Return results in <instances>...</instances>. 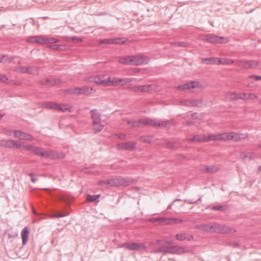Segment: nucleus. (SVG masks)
Instances as JSON below:
<instances>
[{
    "label": "nucleus",
    "mask_w": 261,
    "mask_h": 261,
    "mask_svg": "<svg viewBox=\"0 0 261 261\" xmlns=\"http://www.w3.org/2000/svg\"><path fill=\"white\" fill-rule=\"evenodd\" d=\"M104 125L101 124V122L97 123V124H92V128L95 134L98 133L102 130Z\"/></svg>",
    "instance_id": "nucleus-29"
},
{
    "label": "nucleus",
    "mask_w": 261,
    "mask_h": 261,
    "mask_svg": "<svg viewBox=\"0 0 261 261\" xmlns=\"http://www.w3.org/2000/svg\"><path fill=\"white\" fill-rule=\"evenodd\" d=\"M175 238L180 241H184L185 240L191 241L193 240L194 237L192 234H191L189 233L181 232L176 234L175 236Z\"/></svg>",
    "instance_id": "nucleus-13"
},
{
    "label": "nucleus",
    "mask_w": 261,
    "mask_h": 261,
    "mask_svg": "<svg viewBox=\"0 0 261 261\" xmlns=\"http://www.w3.org/2000/svg\"><path fill=\"white\" fill-rule=\"evenodd\" d=\"M219 58H206L203 59L202 60V63H206L207 64H217L219 63Z\"/></svg>",
    "instance_id": "nucleus-27"
},
{
    "label": "nucleus",
    "mask_w": 261,
    "mask_h": 261,
    "mask_svg": "<svg viewBox=\"0 0 261 261\" xmlns=\"http://www.w3.org/2000/svg\"><path fill=\"white\" fill-rule=\"evenodd\" d=\"M239 93L236 94V93H231L230 94L229 99L231 100H234L240 99V98H239Z\"/></svg>",
    "instance_id": "nucleus-51"
},
{
    "label": "nucleus",
    "mask_w": 261,
    "mask_h": 261,
    "mask_svg": "<svg viewBox=\"0 0 261 261\" xmlns=\"http://www.w3.org/2000/svg\"><path fill=\"white\" fill-rule=\"evenodd\" d=\"M186 252L184 248L182 247L179 246H172V250L171 253L181 254Z\"/></svg>",
    "instance_id": "nucleus-25"
},
{
    "label": "nucleus",
    "mask_w": 261,
    "mask_h": 261,
    "mask_svg": "<svg viewBox=\"0 0 261 261\" xmlns=\"http://www.w3.org/2000/svg\"><path fill=\"white\" fill-rule=\"evenodd\" d=\"M137 127H141L143 126L142 118H140L137 120Z\"/></svg>",
    "instance_id": "nucleus-61"
},
{
    "label": "nucleus",
    "mask_w": 261,
    "mask_h": 261,
    "mask_svg": "<svg viewBox=\"0 0 261 261\" xmlns=\"http://www.w3.org/2000/svg\"><path fill=\"white\" fill-rule=\"evenodd\" d=\"M85 81L88 82H94L95 83V76H90L88 77H86L84 79Z\"/></svg>",
    "instance_id": "nucleus-57"
},
{
    "label": "nucleus",
    "mask_w": 261,
    "mask_h": 261,
    "mask_svg": "<svg viewBox=\"0 0 261 261\" xmlns=\"http://www.w3.org/2000/svg\"><path fill=\"white\" fill-rule=\"evenodd\" d=\"M21 133V131L20 130H14L13 136L15 138L19 139Z\"/></svg>",
    "instance_id": "nucleus-55"
},
{
    "label": "nucleus",
    "mask_w": 261,
    "mask_h": 261,
    "mask_svg": "<svg viewBox=\"0 0 261 261\" xmlns=\"http://www.w3.org/2000/svg\"><path fill=\"white\" fill-rule=\"evenodd\" d=\"M0 146L16 149H19L21 147H23L27 150H31L32 149L31 145H27L24 143H21L16 141L11 140H0Z\"/></svg>",
    "instance_id": "nucleus-2"
},
{
    "label": "nucleus",
    "mask_w": 261,
    "mask_h": 261,
    "mask_svg": "<svg viewBox=\"0 0 261 261\" xmlns=\"http://www.w3.org/2000/svg\"><path fill=\"white\" fill-rule=\"evenodd\" d=\"M249 78L254 79L256 81L261 80V76L256 75H251L249 76Z\"/></svg>",
    "instance_id": "nucleus-62"
},
{
    "label": "nucleus",
    "mask_w": 261,
    "mask_h": 261,
    "mask_svg": "<svg viewBox=\"0 0 261 261\" xmlns=\"http://www.w3.org/2000/svg\"><path fill=\"white\" fill-rule=\"evenodd\" d=\"M91 118L92 120V124H97V123L101 122V115L97 110L93 109L90 111Z\"/></svg>",
    "instance_id": "nucleus-12"
},
{
    "label": "nucleus",
    "mask_w": 261,
    "mask_h": 261,
    "mask_svg": "<svg viewBox=\"0 0 261 261\" xmlns=\"http://www.w3.org/2000/svg\"><path fill=\"white\" fill-rule=\"evenodd\" d=\"M34 154L43 158L55 157V152L51 150L47 151L43 148L34 147Z\"/></svg>",
    "instance_id": "nucleus-10"
},
{
    "label": "nucleus",
    "mask_w": 261,
    "mask_h": 261,
    "mask_svg": "<svg viewBox=\"0 0 261 261\" xmlns=\"http://www.w3.org/2000/svg\"><path fill=\"white\" fill-rule=\"evenodd\" d=\"M134 78H124V79H120V85L121 86H125L130 84V82L135 80Z\"/></svg>",
    "instance_id": "nucleus-39"
},
{
    "label": "nucleus",
    "mask_w": 261,
    "mask_h": 261,
    "mask_svg": "<svg viewBox=\"0 0 261 261\" xmlns=\"http://www.w3.org/2000/svg\"><path fill=\"white\" fill-rule=\"evenodd\" d=\"M181 103L189 107H194V99H185L181 101Z\"/></svg>",
    "instance_id": "nucleus-43"
},
{
    "label": "nucleus",
    "mask_w": 261,
    "mask_h": 261,
    "mask_svg": "<svg viewBox=\"0 0 261 261\" xmlns=\"http://www.w3.org/2000/svg\"><path fill=\"white\" fill-rule=\"evenodd\" d=\"M129 245V243H125L123 244H119L118 245L119 248H125L127 250H128V245Z\"/></svg>",
    "instance_id": "nucleus-60"
},
{
    "label": "nucleus",
    "mask_w": 261,
    "mask_h": 261,
    "mask_svg": "<svg viewBox=\"0 0 261 261\" xmlns=\"http://www.w3.org/2000/svg\"><path fill=\"white\" fill-rule=\"evenodd\" d=\"M156 86L153 84L135 86L132 88L131 90L135 92L151 93L155 91Z\"/></svg>",
    "instance_id": "nucleus-6"
},
{
    "label": "nucleus",
    "mask_w": 261,
    "mask_h": 261,
    "mask_svg": "<svg viewBox=\"0 0 261 261\" xmlns=\"http://www.w3.org/2000/svg\"><path fill=\"white\" fill-rule=\"evenodd\" d=\"M171 45L172 46H182V47H187L188 46L189 44L186 42L180 41V42H172L171 43Z\"/></svg>",
    "instance_id": "nucleus-45"
},
{
    "label": "nucleus",
    "mask_w": 261,
    "mask_h": 261,
    "mask_svg": "<svg viewBox=\"0 0 261 261\" xmlns=\"http://www.w3.org/2000/svg\"><path fill=\"white\" fill-rule=\"evenodd\" d=\"M64 39L65 41L68 42H79L83 41V40L81 38L78 37L76 36H73L72 37H69L68 36L64 37Z\"/></svg>",
    "instance_id": "nucleus-31"
},
{
    "label": "nucleus",
    "mask_w": 261,
    "mask_h": 261,
    "mask_svg": "<svg viewBox=\"0 0 261 261\" xmlns=\"http://www.w3.org/2000/svg\"><path fill=\"white\" fill-rule=\"evenodd\" d=\"M165 144L166 148L168 149L176 150L178 148V146L171 140H166Z\"/></svg>",
    "instance_id": "nucleus-33"
},
{
    "label": "nucleus",
    "mask_w": 261,
    "mask_h": 261,
    "mask_svg": "<svg viewBox=\"0 0 261 261\" xmlns=\"http://www.w3.org/2000/svg\"><path fill=\"white\" fill-rule=\"evenodd\" d=\"M15 71L17 72L26 73L32 74L33 69L32 67L20 66L15 68Z\"/></svg>",
    "instance_id": "nucleus-24"
},
{
    "label": "nucleus",
    "mask_w": 261,
    "mask_h": 261,
    "mask_svg": "<svg viewBox=\"0 0 261 261\" xmlns=\"http://www.w3.org/2000/svg\"><path fill=\"white\" fill-rule=\"evenodd\" d=\"M133 181L130 178H112L99 181V185L102 186L106 184L111 187L127 186L132 184Z\"/></svg>",
    "instance_id": "nucleus-1"
},
{
    "label": "nucleus",
    "mask_w": 261,
    "mask_h": 261,
    "mask_svg": "<svg viewBox=\"0 0 261 261\" xmlns=\"http://www.w3.org/2000/svg\"><path fill=\"white\" fill-rule=\"evenodd\" d=\"M42 106L47 109L57 110L58 107H59V103L54 102H45L42 103Z\"/></svg>",
    "instance_id": "nucleus-21"
},
{
    "label": "nucleus",
    "mask_w": 261,
    "mask_h": 261,
    "mask_svg": "<svg viewBox=\"0 0 261 261\" xmlns=\"http://www.w3.org/2000/svg\"><path fill=\"white\" fill-rule=\"evenodd\" d=\"M215 232L228 234L230 233H234L236 231V229L231 228L228 226L220 224L217 223H215Z\"/></svg>",
    "instance_id": "nucleus-9"
},
{
    "label": "nucleus",
    "mask_w": 261,
    "mask_h": 261,
    "mask_svg": "<svg viewBox=\"0 0 261 261\" xmlns=\"http://www.w3.org/2000/svg\"><path fill=\"white\" fill-rule=\"evenodd\" d=\"M64 93L67 94L79 95V87L70 88L64 91Z\"/></svg>",
    "instance_id": "nucleus-34"
},
{
    "label": "nucleus",
    "mask_w": 261,
    "mask_h": 261,
    "mask_svg": "<svg viewBox=\"0 0 261 261\" xmlns=\"http://www.w3.org/2000/svg\"><path fill=\"white\" fill-rule=\"evenodd\" d=\"M149 246L151 248H152L154 247H156V246H158L159 248H160V247H163L164 245H163L162 241L158 240L155 242H151Z\"/></svg>",
    "instance_id": "nucleus-42"
},
{
    "label": "nucleus",
    "mask_w": 261,
    "mask_h": 261,
    "mask_svg": "<svg viewBox=\"0 0 261 261\" xmlns=\"http://www.w3.org/2000/svg\"><path fill=\"white\" fill-rule=\"evenodd\" d=\"M156 221H159L160 222L162 223H169V220L166 219V218H156Z\"/></svg>",
    "instance_id": "nucleus-58"
},
{
    "label": "nucleus",
    "mask_w": 261,
    "mask_h": 261,
    "mask_svg": "<svg viewBox=\"0 0 261 261\" xmlns=\"http://www.w3.org/2000/svg\"><path fill=\"white\" fill-rule=\"evenodd\" d=\"M93 91H95L92 87H79V95H89L92 93Z\"/></svg>",
    "instance_id": "nucleus-18"
},
{
    "label": "nucleus",
    "mask_w": 261,
    "mask_h": 261,
    "mask_svg": "<svg viewBox=\"0 0 261 261\" xmlns=\"http://www.w3.org/2000/svg\"><path fill=\"white\" fill-rule=\"evenodd\" d=\"M212 210L215 211H225V207L223 206H214L212 207Z\"/></svg>",
    "instance_id": "nucleus-53"
},
{
    "label": "nucleus",
    "mask_w": 261,
    "mask_h": 261,
    "mask_svg": "<svg viewBox=\"0 0 261 261\" xmlns=\"http://www.w3.org/2000/svg\"><path fill=\"white\" fill-rule=\"evenodd\" d=\"M149 61V59L146 56L141 55H136L130 56V65L139 66L142 64H147Z\"/></svg>",
    "instance_id": "nucleus-5"
},
{
    "label": "nucleus",
    "mask_w": 261,
    "mask_h": 261,
    "mask_svg": "<svg viewBox=\"0 0 261 261\" xmlns=\"http://www.w3.org/2000/svg\"><path fill=\"white\" fill-rule=\"evenodd\" d=\"M136 148V143L131 142L124 143V150H134Z\"/></svg>",
    "instance_id": "nucleus-28"
},
{
    "label": "nucleus",
    "mask_w": 261,
    "mask_h": 261,
    "mask_svg": "<svg viewBox=\"0 0 261 261\" xmlns=\"http://www.w3.org/2000/svg\"><path fill=\"white\" fill-rule=\"evenodd\" d=\"M126 40L124 38H116L113 39V44H124Z\"/></svg>",
    "instance_id": "nucleus-40"
},
{
    "label": "nucleus",
    "mask_w": 261,
    "mask_h": 261,
    "mask_svg": "<svg viewBox=\"0 0 261 261\" xmlns=\"http://www.w3.org/2000/svg\"><path fill=\"white\" fill-rule=\"evenodd\" d=\"M206 135H194L193 138L189 139V142H206Z\"/></svg>",
    "instance_id": "nucleus-20"
},
{
    "label": "nucleus",
    "mask_w": 261,
    "mask_h": 261,
    "mask_svg": "<svg viewBox=\"0 0 261 261\" xmlns=\"http://www.w3.org/2000/svg\"><path fill=\"white\" fill-rule=\"evenodd\" d=\"M8 80V78H7L5 75L0 74V82L3 83H7Z\"/></svg>",
    "instance_id": "nucleus-56"
},
{
    "label": "nucleus",
    "mask_w": 261,
    "mask_h": 261,
    "mask_svg": "<svg viewBox=\"0 0 261 261\" xmlns=\"http://www.w3.org/2000/svg\"><path fill=\"white\" fill-rule=\"evenodd\" d=\"M201 39L212 43H223L228 41L227 38L219 37L213 34H205L201 36Z\"/></svg>",
    "instance_id": "nucleus-4"
},
{
    "label": "nucleus",
    "mask_w": 261,
    "mask_h": 261,
    "mask_svg": "<svg viewBox=\"0 0 261 261\" xmlns=\"http://www.w3.org/2000/svg\"><path fill=\"white\" fill-rule=\"evenodd\" d=\"M61 83L60 79H56L53 78L46 79L44 82H42V84H48L50 86H54L59 85Z\"/></svg>",
    "instance_id": "nucleus-22"
},
{
    "label": "nucleus",
    "mask_w": 261,
    "mask_h": 261,
    "mask_svg": "<svg viewBox=\"0 0 261 261\" xmlns=\"http://www.w3.org/2000/svg\"><path fill=\"white\" fill-rule=\"evenodd\" d=\"M71 107H68L67 105H61L59 103L57 110L62 112L69 111L71 112Z\"/></svg>",
    "instance_id": "nucleus-35"
},
{
    "label": "nucleus",
    "mask_w": 261,
    "mask_h": 261,
    "mask_svg": "<svg viewBox=\"0 0 261 261\" xmlns=\"http://www.w3.org/2000/svg\"><path fill=\"white\" fill-rule=\"evenodd\" d=\"M99 197H100L99 195H88L87 197V200L89 202H98Z\"/></svg>",
    "instance_id": "nucleus-36"
},
{
    "label": "nucleus",
    "mask_w": 261,
    "mask_h": 261,
    "mask_svg": "<svg viewBox=\"0 0 261 261\" xmlns=\"http://www.w3.org/2000/svg\"><path fill=\"white\" fill-rule=\"evenodd\" d=\"M206 142H209L211 141H219V134H212L208 136H206Z\"/></svg>",
    "instance_id": "nucleus-37"
},
{
    "label": "nucleus",
    "mask_w": 261,
    "mask_h": 261,
    "mask_svg": "<svg viewBox=\"0 0 261 261\" xmlns=\"http://www.w3.org/2000/svg\"><path fill=\"white\" fill-rule=\"evenodd\" d=\"M47 47L56 50H61L62 49L61 46L58 44L49 45Z\"/></svg>",
    "instance_id": "nucleus-50"
},
{
    "label": "nucleus",
    "mask_w": 261,
    "mask_h": 261,
    "mask_svg": "<svg viewBox=\"0 0 261 261\" xmlns=\"http://www.w3.org/2000/svg\"><path fill=\"white\" fill-rule=\"evenodd\" d=\"M108 81H110V84L109 86H116L120 85V79H119L118 77H114L112 79H111V77H108Z\"/></svg>",
    "instance_id": "nucleus-32"
},
{
    "label": "nucleus",
    "mask_w": 261,
    "mask_h": 261,
    "mask_svg": "<svg viewBox=\"0 0 261 261\" xmlns=\"http://www.w3.org/2000/svg\"><path fill=\"white\" fill-rule=\"evenodd\" d=\"M58 39L54 37H46L42 36H34V43L39 44H54L58 42Z\"/></svg>",
    "instance_id": "nucleus-7"
},
{
    "label": "nucleus",
    "mask_w": 261,
    "mask_h": 261,
    "mask_svg": "<svg viewBox=\"0 0 261 261\" xmlns=\"http://www.w3.org/2000/svg\"><path fill=\"white\" fill-rule=\"evenodd\" d=\"M193 105L194 107H201L202 103V100L201 99H194Z\"/></svg>",
    "instance_id": "nucleus-52"
},
{
    "label": "nucleus",
    "mask_w": 261,
    "mask_h": 261,
    "mask_svg": "<svg viewBox=\"0 0 261 261\" xmlns=\"http://www.w3.org/2000/svg\"><path fill=\"white\" fill-rule=\"evenodd\" d=\"M142 121L143 126H149L154 127H165L169 123L167 120H157L155 119L149 117L142 118Z\"/></svg>",
    "instance_id": "nucleus-3"
},
{
    "label": "nucleus",
    "mask_w": 261,
    "mask_h": 261,
    "mask_svg": "<svg viewBox=\"0 0 261 261\" xmlns=\"http://www.w3.org/2000/svg\"><path fill=\"white\" fill-rule=\"evenodd\" d=\"M119 139L122 140H126V135L123 134H120L118 136Z\"/></svg>",
    "instance_id": "nucleus-64"
},
{
    "label": "nucleus",
    "mask_w": 261,
    "mask_h": 261,
    "mask_svg": "<svg viewBox=\"0 0 261 261\" xmlns=\"http://www.w3.org/2000/svg\"><path fill=\"white\" fill-rule=\"evenodd\" d=\"M163 247V253H171L172 250V246H164Z\"/></svg>",
    "instance_id": "nucleus-48"
},
{
    "label": "nucleus",
    "mask_w": 261,
    "mask_h": 261,
    "mask_svg": "<svg viewBox=\"0 0 261 261\" xmlns=\"http://www.w3.org/2000/svg\"><path fill=\"white\" fill-rule=\"evenodd\" d=\"M257 97V95L251 93H239L240 99L246 100V99H253Z\"/></svg>",
    "instance_id": "nucleus-26"
},
{
    "label": "nucleus",
    "mask_w": 261,
    "mask_h": 261,
    "mask_svg": "<svg viewBox=\"0 0 261 261\" xmlns=\"http://www.w3.org/2000/svg\"><path fill=\"white\" fill-rule=\"evenodd\" d=\"M201 85L199 82L196 81H191L187 83L180 85L177 86V89L179 91H185L190 90L195 88L200 87Z\"/></svg>",
    "instance_id": "nucleus-11"
},
{
    "label": "nucleus",
    "mask_w": 261,
    "mask_h": 261,
    "mask_svg": "<svg viewBox=\"0 0 261 261\" xmlns=\"http://www.w3.org/2000/svg\"><path fill=\"white\" fill-rule=\"evenodd\" d=\"M14 58L13 57H9L8 56H1L0 55V63H10L12 62Z\"/></svg>",
    "instance_id": "nucleus-38"
},
{
    "label": "nucleus",
    "mask_w": 261,
    "mask_h": 261,
    "mask_svg": "<svg viewBox=\"0 0 261 261\" xmlns=\"http://www.w3.org/2000/svg\"><path fill=\"white\" fill-rule=\"evenodd\" d=\"M3 133L8 136H12L13 135L14 130L5 128L3 130Z\"/></svg>",
    "instance_id": "nucleus-49"
},
{
    "label": "nucleus",
    "mask_w": 261,
    "mask_h": 261,
    "mask_svg": "<svg viewBox=\"0 0 261 261\" xmlns=\"http://www.w3.org/2000/svg\"><path fill=\"white\" fill-rule=\"evenodd\" d=\"M146 248V246L143 243H129L128 245V250L130 251H138Z\"/></svg>",
    "instance_id": "nucleus-15"
},
{
    "label": "nucleus",
    "mask_w": 261,
    "mask_h": 261,
    "mask_svg": "<svg viewBox=\"0 0 261 261\" xmlns=\"http://www.w3.org/2000/svg\"><path fill=\"white\" fill-rule=\"evenodd\" d=\"M100 43L104 44H113V39H102Z\"/></svg>",
    "instance_id": "nucleus-54"
},
{
    "label": "nucleus",
    "mask_w": 261,
    "mask_h": 261,
    "mask_svg": "<svg viewBox=\"0 0 261 261\" xmlns=\"http://www.w3.org/2000/svg\"><path fill=\"white\" fill-rule=\"evenodd\" d=\"M247 136V134L233 132L230 133V140L238 142L246 139Z\"/></svg>",
    "instance_id": "nucleus-14"
},
{
    "label": "nucleus",
    "mask_w": 261,
    "mask_h": 261,
    "mask_svg": "<svg viewBox=\"0 0 261 261\" xmlns=\"http://www.w3.org/2000/svg\"><path fill=\"white\" fill-rule=\"evenodd\" d=\"M20 139L28 140L32 139V136L29 134H27L21 131V135L19 137Z\"/></svg>",
    "instance_id": "nucleus-46"
},
{
    "label": "nucleus",
    "mask_w": 261,
    "mask_h": 261,
    "mask_svg": "<svg viewBox=\"0 0 261 261\" xmlns=\"http://www.w3.org/2000/svg\"><path fill=\"white\" fill-rule=\"evenodd\" d=\"M230 133H223L222 134H219V141H230Z\"/></svg>",
    "instance_id": "nucleus-30"
},
{
    "label": "nucleus",
    "mask_w": 261,
    "mask_h": 261,
    "mask_svg": "<svg viewBox=\"0 0 261 261\" xmlns=\"http://www.w3.org/2000/svg\"><path fill=\"white\" fill-rule=\"evenodd\" d=\"M151 252L152 253H159V252H163V247H160L158 249H153L152 251H151Z\"/></svg>",
    "instance_id": "nucleus-59"
},
{
    "label": "nucleus",
    "mask_w": 261,
    "mask_h": 261,
    "mask_svg": "<svg viewBox=\"0 0 261 261\" xmlns=\"http://www.w3.org/2000/svg\"><path fill=\"white\" fill-rule=\"evenodd\" d=\"M95 83L98 85L108 86L110 84V81H108V78H106L105 75L96 76H95Z\"/></svg>",
    "instance_id": "nucleus-16"
},
{
    "label": "nucleus",
    "mask_w": 261,
    "mask_h": 261,
    "mask_svg": "<svg viewBox=\"0 0 261 261\" xmlns=\"http://www.w3.org/2000/svg\"><path fill=\"white\" fill-rule=\"evenodd\" d=\"M140 140H141L142 141L144 142H149V138H148L145 136L141 137Z\"/></svg>",
    "instance_id": "nucleus-63"
},
{
    "label": "nucleus",
    "mask_w": 261,
    "mask_h": 261,
    "mask_svg": "<svg viewBox=\"0 0 261 261\" xmlns=\"http://www.w3.org/2000/svg\"><path fill=\"white\" fill-rule=\"evenodd\" d=\"M234 62V60L229 59H224L223 60L219 59L218 64H223L224 65L232 64Z\"/></svg>",
    "instance_id": "nucleus-44"
},
{
    "label": "nucleus",
    "mask_w": 261,
    "mask_h": 261,
    "mask_svg": "<svg viewBox=\"0 0 261 261\" xmlns=\"http://www.w3.org/2000/svg\"><path fill=\"white\" fill-rule=\"evenodd\" d=\"M126 123L128 125H130L131 127H137V120H126Z\"/></svg>",
    "instance_id": "nucleus-47"
},
{
    "label": "nucleus",
    "mask_w": 261,
    "mask_h": 261,
    "mask_svg": "<svg viewBox=\"0 0 261 261\" xmlns=\"http://www.w3.org/2000/svg\"><path fill=\"white\" fill-rule=\"evenodd\" d=\"M236 65L242 69H248L256 67L258 65L255 60H239L236 61Z\"/></svg>",
    "instance_id": "nucleus-8"
},
{
    "label": "nucleus",
    "mask_w": 261,
    "mask_h": 261,
    "mask_svg": "<svg viewBox=\"0 0 261 261\" xmlns=\"http://www.w3.org/2000/svg\"><path fill=\"white\" fill-rule=\"evenodd\" d=\"M219 170V168L216 166H206L204 169H201L200 171L202 173H214L217 172Z\"/></svg>",
    "instance_id": "nucleus-17"
},
{
    "label": "nucleus",
    "mask_w": 261,
    "mask_h": 261,
    "mask_svg": "<svg viewBox=\"0 0 261 261\" xmlns=\"http://www.w3.org/2000/svg\"><path fill=\"white\" fill-rule=\"evenodd\" d=\"M199 229L209 232H215V223L213 225L205 224L199 226Z\"/></svg>",
    "instance_id": "nucleus-23"
},
{
    "label": "nucleus",
    "mask_w": 261,
    "mask_h": 261,
    "mask_svg": "<svg viewBox=\"0 0 261 261\" xmlns=\"http://www.w3.org/2000/svg\"><path fill=\"white\" fill-rule=\"evenodd\" d=\"M29 231L27 227H25L22 230L21 233V237L22 241V245H25L27 244L28 240Z\"/></svg>",
    "instance_id": "nucleus-19"
},
{
    "label": "nucleus",
    "mask_w": 261,
    "mask_h": 261,
    "mask_svg": "<svg viewBox=\"0 0 261 261\" xmlns=\"http://www.w3.org/2000/svg\"><path fill=\"white\" fill-rule=\"evenodd\" d=\"M130 60V56H127L124 58H121L119 59V63L123 64H128L130 65V62L129 60Z\"/></svg>",
    "instance_id": "nucleus-41"
}]
</instances>
